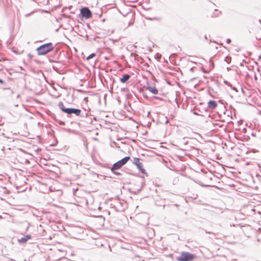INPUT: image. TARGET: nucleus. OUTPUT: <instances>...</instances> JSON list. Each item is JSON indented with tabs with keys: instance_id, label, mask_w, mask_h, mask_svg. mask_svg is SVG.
<instances>
[{
	"instance_id": "nucleus-11",
	"label": "nucleus",
	"mask_w": 261,
	"mask_h": 261,
	"mask_svg": "<svg viewBox=\"0 0 261 261\" xmlns=\"http://www.w3.org/2000/svg\"><path fill=\"white\" fill-rule=\"evenodd\" d=\"M95 56H96V54L95 53H92V54H90L89 56H88L87 57L86 59H87V60H89L91 59H92V58H94V57H95Z\"/></svg>"
},
{
	"instance_id": "nucleus-6",
	"label": "nucleus",
	"mask_w": 261,
	"mask_h": 261,
	"mask_svg": "<svg viewBox=\"0 0 261 261\" xmlns=\"http://www.w3.org/2000/svg\"><path fill=\"white\" fill-rule=\"evenodd\" d=\"M134 164L137 167L139 170L143 173H145V169L143 167L142 163L140 162V159L134 158Z\"/></svg>"
},
{
	"instance_id": "nucleus-2",
	"label": "nucleus",
	"mask_w": 261,
	"mask_h": 261,
	"mask_svg": "<svg viewBox=\"0 0 261 261\" xmlns=\"http://www.w3.org/2000/svg\"><path fill=\"white\" fill-rule=\"evenodd\" d=\"M130 159L129 156H126L123 159H121V160L115 163L113 166L112 167L111 170L113 173L116 175H119L120 173H117L116 172V170H118L120 169L121 167H122L123 165H124L126 163L128 162V161Z\"/></svg>"
},
{
	"instance_id": "nucleus-12",
	"label": "nucleus",
	"mask_w": 261,
	"mask_h": 261,
	"mask_svg": "<svg viewBox=\"0 0 261 261\" xmlns=\"http://www.w3.org/2000/svg\"><path fill=\"white\" fill-rule=\"evenodd\" d=\"M230 41H231V40H230V39H227V43H230Z\"/></svg>"
},
{
	"instance_id": "nucleus-1",
	"label": "nucleus",
	"mask_w": 261,
	"mask_h": 261,
	"mask_svg": "<svg viewBox=\"0 0 261 261\" xmlns=\"http://www.w3.org/2000/svg\"><path fill=\"white\" fill-rule=\"evenodd\" d=\"M54 49V46L51 43H48L41 45L36 49L38 55H44L51 51Z\"/></svg>"
},
{
	"instance_id": "nucleus-7",
	"label": "nucleus",
	"mask_w": 261,
	"mask_h": 261,
	"mask_svg": "<svg viewBox=\"0 0 261 261\" xmlns=\"http://www.w3.org/2000/svg\"><path fill=\"white\" fill-rule=\"evenodd\" d=\"M31 239V236L30 234L24 236L23 238H21V239H19L18 240V242L20 243H26L29 240Z\"/></svg>"
},
{
	"instance_id": "nucleus-9",
	"label": "nucleus",
	"mask_w": 261,
	"mask_h": 261,
	"mask_svg": "<svg viewBox=\"0 0 261 261\" xmlns=\"http://www.w3.org/2000/svg\"><path fill=\"white\" fill-rule=\"evenodd\" d=\"M129 77L130 76L128 74H125L123 75L122 77L120 78V82L122 83H125L128 80Z\"/></svg>"
},
{
	"instance_id": "nucleus-8",
	"label": "nucleus",
	"mask_w": 261,
	"mask_h": 261,
	"mask_svg": "<svg viewBox=\"0 0 261 261\" xmlns=\"http://www.w3.org/2000/svg\"><path fill=\"white\" fill-rule=\"evenodd\" d=\"M207 106L209 108L214 109L217 107V103L214 100H210L207 103Z\"/></svg>"
},
{
	"instance_id": "nucleus-3",
	"label": "nucleus",
	"mask_w": 261,
	"mask_h": 261,
	"mask_svg": "<svg viewBox=\"0 0 261 261\" xmlns=\"http://www.w3.org/2000/svg\"><path fill=\"white\" fill-rule=\"evenodd\" d=\"M59 107L63 112L68 114H74L76 116H79L81 113V111L80 109L65 108L63 102L59 103Z\"/></svg>"
},
{
	"instance_id": "nucleus-13",
	"label": "nucleus",
	"mask_w": 261,
	"mask_h": 261,
	"mask_svg": "<svg viewBox=\"0 0 261 261\" xmlns=\"http://www.w3.org/2000/svg\"><path fill=\"white\" fill-rule=\"evenodd\" d=\"M0 83L1 84H3L4 83V81L2 80H1V79H0Z\"/></svg>"
},
{
	"instance_id": "nucleus-14",
	"label": "nucleus",
	"mask_w": 261,
	"mask_h": 261,
	"mask_svg": "<svg viewBox=\"0 0 261 261\" xmlns=\"http://www.w3.org/2000/svg\"><path fill=\"white\" fill-rule=\"evenodd\" d=\"M142 261H145V260L143 259V260H142Z\"/></svg>"
},
{
	"instance_id": "nucleus-5",
	"label": "nucleus",
	"mask_w": 261,
	"mask_h": 261,
	"mask_svg": "<svg viewBox=\"0 0 261 261\" xmlns=\"http://www.w3.org/2000/svg\"><path fill=\"white\" fill-rule=\"evenodd\" d=\"M80 13L82 17L86 19H89L92 16V12L87 7L82 8L80 10Z\"/></svg>"
},
{
	"instance_id": "nucleus-4",
	"label": "nucleus",
	"mask_w": 261,
	"mask_h": 261,
	"mask_svg": "<svg viewBox=\"0 0 261 261\" xmlns=\"http://www.w3.org/2000/svg\"><path fill=\"white\" fill-rule=\"evenodd\" d=\"M194 254L188 252H182L179 256L176 258L177 261H192L195 258Z\"/></svg>"
},
{
	"instance_id": "nucleus-10",
	"label": "nucleus",
	"mask_w": 261,
	"mask_h": 261,
	"mask_svg": "<svg viewBox=\"0 0 261 261\" xmlns=\"http://www.w3.org/2000/svg\"><path fill=\"white\" fill-rule=\"evenodd\" d=\"M149 90L153 94H156L158 93V90H157V89L154 87H149L148 88Z\"/></svg>"
}]
</instances>
